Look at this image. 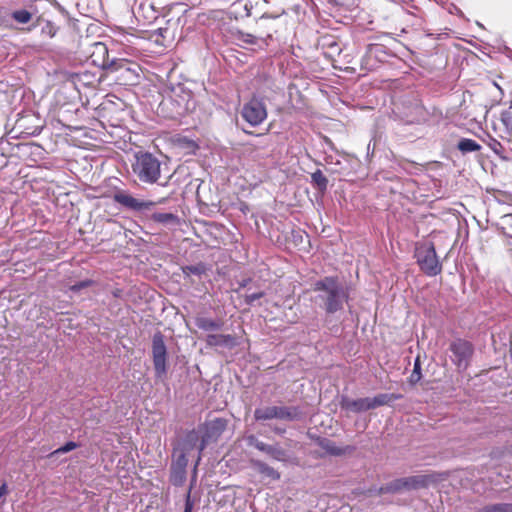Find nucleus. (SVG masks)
Returning a JSON list of instances; mask_svg holds the SVG:
<instances>
[{
  "mask_svg": "<svg viewBox=\"0 0 512 512\" xmlns=\"http://www.w3.org/2000/svg\"><path fill=\"white\" fill-rule=\"evenodd\" d=\"M315 291L325 292L322 296L325 300V310L327 313H335L343 308V303L347 301L348 294L344 287L339 284L334 277H325L314 284Z\"/></svg>",
  "mask_w": 512,
  "mask_h": 512,
  "instance_id": "obj_1",
  "label": "nucleus"
},
{
  "mask_svg": "<svg viewBox=\"0 0 512 512\" xmlns=\"http://www.w3.org/2000/svg\"><path fill=\"white\" fill-rule=\"evenodd\" d=\"M132 171L140 182L154 184L161 176V162L151 153L139 152L135 154Z\"/></svg>",
  "mask_w": 512,
  "mask_h": 512,
  "instance_id": "obj_2",
  "label": "nucleus"
},
{
  "mask_svg": "<svg viewBox=\"0 0 512 512\" xmlns=\"http://www.w3.org/2000/svg\"><path fill=\"white\" fill-rule=\"evenodd\" d=\"M301 416L300 409L294 406H265L259 407L254 411V417L257 421L272 419L295 421L301 419Z\"/></svg>",
  "mask_w": 512,
  "mask_h": 512,
  "instance_id": "obj_3",
  "label": "nucleus"
},
{
  "mask_svg": "<svg viewBox=\"0 0 512 512\" xmlns=\"http://www.w3.org/2000/svg\"><path fill=\"white\" fill-rule=\"evenodd\" d=\"M433 481L431 475H414L392 481L380 488L379 493H397L403 490H415L428 486Z\"/></svg>",
  "mask_w": 512,
  "mask_h": 512,
  "instance_id": "obj_4",
  "label": "nucleus"
},
{
  "mask_svg": "<svg viewBox=\"0 0 512 512\" xmlns=\"http://www.w3.org/2000/svg\"><path fill=\"white\" fill-rule=\"evenodd\" d=\"M417 263L421 270L429 276H436L442 270L434 245L423 244L416 249Z\"/></svg>",
  "mask_w": 512,
  "mask_h": 512,
  "instance_id": "obj_5",
  "label": "nucleus"
},
{
  "mask_svg": "<svg viewBox=\"0 0 512 512\" xmlns=\"http://www.w3.org/2000/svg\"><path fill=\"white\" fill-rule=\"evenodd\" d=\"M227 427V420L223 418H215L208 421L203 426V434L201 435V442L199 444V455H197L194 471L196 472L197 466L201 461V453L206 446L213 441H216Z\"/></svg>",
  "mask_w": 512,
  "mask_h": 512,
  "instance_id": "obj_6",
  "label": "nucleus"
},
{
  "mask_svg": "<svg viewBox=\"0 0 512 512\" xmlns=\"http://www.w3.org/2000/svg\"><path fill=\"white\" fill-rule=\"evenodd\" d=\"M242 118L252 127L259 126L267 118V108L262 99L251 98L241 108Z\"/></svg>",
  "mask_w": 512,
  "mask_h": 512,
  "instance_id": "obj_7",
  "label": "nucleus"
},
{
  "mask_svg": "<svg viewBox=\"0 0 512 512\" xmlns=\"http://www.w3.org/2000/svg\"><path fill=\"white\" fill-rule=\"evenodd\" d=\"M152 354L155 374L158 378H162L166 372V346L161 333H157L153 336L152 341Z\"/></svg>",
  "mask_w": 512,
  "mask_h": 512,
  "instance_id": "obj_8",
  "label": "nucleus"
},
{
  "mask_svg": "<svg viewBox=\"0 0 512 512\" xmlns=\"http://www.w3.org/2000/svg\"><path fill=\"white\" fill-rule=\"evenodd\" d=\"M452 361L460 370L468 367L470 358L473 354L472 345L464 340H456L451 343Z\"/></svg>",
  "mask_w": 512,
  "mask_h": 512,
  "instance_id": "obj_9",
  "label": "nucleus"
},
{
  "mask_svg": "<svg viewBox=\"0 0 512 512\" xmlns=\"http://www.w3.org/2000/svg\"><path fill=\"white\" fill-rule=\"evenodd\" d=\"M113 199L118 204L134 211L148 210L155 205V203L152 201H142L134 198L132 195L123 190L115 192Z\"/></svg>",
  "mask_w": 512,
  "mask_h": 512,
  "instance_id": "obj_10",
  "label": "nucleus"
},
{
  "mask_svg": "<svg viewBox=\"0 0 512 512\" xmlns=\"http://www.w3.org/2000/svg\"><path fill=\"white\" fill-rule=\"evenodd\" d=\"M187 457L184 454L173 452L170 481L175 486H181L186 480Z\"/></svg>",
  "mask_w": 512,
  "mask_h": 512,
  "instance_id": "obj_11",
  "label": "nucleus"
},
{
  "mask_svg": "<svg viewBox=\"0 0 512 512\" xmlns=\"http://www.w3.org/2000/svg\"><path fill=\"white\" fill-rule=\"evenodd\" d=\"M107 71L110 73L120 72L121 76L126 81H132L138 77L137 65L129 62L126 59H112Z\"/></svg>",
  "mask_w": 512,
  "mask_h": 512,
  "instance_id": "obj_12",
  "label": "nucleus"
},
{
  "mask_svg": "<svg viewBox=\"0 0 512 512\" xmlns=\"http://www.w3.org/2000/svg\"><path fill=\"white\" fill-rule=\"evenodd\" d=\"M92 63L107 71L109 64L112 60L109 58L108 48L102 42H94L91 45V52L89 55Z\"/></svg>",
  "mask_w": 512,
  "mask_h": 512,
  "instance_id": "obj_13",
  "label": "nucleus"
},
{
  "mask_svg": "<svg viewBox=\"0 0 512 512\" xmlns=\"http://www.w3.org/2000/svg\"><path fill=\"white\" fill-rule=\"evenodd\" d=\"M200 442L201 436L199 432L196 430H191L180 441L178 447L175 448L174 452L178 454H184V456L187 457L192 450L197 449L199 451Z\"/></svg>",
  "mask_w": 512,
  "mask_h": 512,
  "instance_id": "obj_14",
  "label": "nucleus"
},
{
  "mask_svg": "<svg viewBox=\"0 0 512 512\" xmlns=\"http://www.w3.org/2000/svg\"><path fill=\"white\" fill-rule=\"evenodd\" d=\"M205 341L210 347L232 349L237 345L236 337L230 334H208Z\"/></svg>",
  "mask_w": 512,
  "mask_h": 512,
  "instance_id": "obj_15",
  "label": "nucleus"
},
{
  "mask_svg": "<svg viewBox=\"0 0 512 512\" xmlns=\"http://www.w3.org/2000/svg\"><path fill=\"white\" fill-rule=\"evenodd\" d=\"M340 406L342 409L354 413H360L371 409L369 397L359 399L342 397Z\"/></svg>",
  "mask_w": 512,
  "mask_h": 512,
  "instance_id": "obj_16",
  "label": "nucleus"
},
{
  "mask_svg": "<svg viewBox=\"0 0 512 512\" xmlns=\"http://www.w3.org/2000/svg\"><path fill=\"white\" fill-rule=\"evenodd\" d=\"M319 446L324 450L326 451L328 454L330 455H333V456H341V455H344L346 453H351L354 451V447L353 446H344V447H339L336 445L335 442L329 440V439H321L319 441Z\"/></svg>",
  "mask_w": 512,
  "mask_h": 512,
  "instance_id": "obj_17",
  "label": "nucleus"
},
{
  "mask_svg": "<svg viewBox=\"0 0 512 512\" xmlns=\"http://www.w3.org/2000/svg\"><path fill=\"white\" fill-rule=\"evenodd\" d=\"M195 324L199 329L207 332L220 330L223 326V322L221 320H214L207 317L196 318Z\"/></svg>",
  "mask_w": 512,
  "mask_h": 512,
  "instance_id": "obj_18",
  "label": "nucleus"
},
{
  "mask_svg": "<svg viewBox=\"0 0 512 512\" xmlns=\"http://www.w3.org/2000/svg\"><path fill=\"white\" fill-rule=\"evenodd\" d=\"M260 451L265 452L277 461L284 462L287 460L286 451L278 445H268L263 443V445H260Z\"/></svg>",
  "mask_w": 512,
  "mask_h": 512,
  "instance_id": "obj_19",
  "label": "nucleus"
},
{
  "mask_svg": "<svg viewBox=\"0 0 512 512\" xmlns=\"http://www.w3.org/2000/svg\"><path fill=\"white\" fill-rule=\"evenodd\" d=\"M252 465L259 473L265 475L266 477H269L272 480L280 479V473L266 463L256 460L252 462Z\"/></svg>",
  "mask_w": 512,
  "mask_h": 512,
  "instance_id": "obj_20",
  "label": "nucleus"
},
{
  "mask_svg": "<svg viewBox=\"0 0 512 512\" xmlns=\"http://www.w3.org/2000/svg\"><path fill=\"white\" fill-rule=\"evenodd\" d=\"M38 25L40 26V33L43 38L51 39L58 32V27L52 21L39 19Z\"/></svg>",
  "mask_w": 512,
  "mask_h": 512,
  "instance_id": "obj_21",
  "label": "nucleus"
},
{
  "mask_svg": "<svg viewBox=\"0 0 512 512\" xmlns=\"http://www.w3.org/2000/svg\"><path fill=\"white\" fill-rule=\"evenodd\" d=\"M151 219L164 225H176L179 223L178 217L173 213H154Z\"/></svg>",
  "mask_w": 512,
  "mask_h": 512,
  "instance_id": "obj_22",
  "label": "nucleus"
},
{
  "mask_svg": "<svg viewBox=\"0 0 512 512\" xmlns=\"http://www.w3.org/2000/svg\"><path fill=\"white\" fill-rule=\"evenodd\" d=\"M10 17L18 24H27L31 21L33 13L27 9H18L12 11Z\"/></svg>",
  "mask_w": 512,
  "mask_h": 512,
  "instance_id": "obj_23",
  "label": "nucleus"
},
{
  "mask_svg": "<svg viewBox=\"0 0 512 512\" xmlns=\"http://www.w3.org/2000/svg\"><path fill=\"white\" fill-rule=\"evenodd\" d=\"M457 147L462 153L476 152L481 149V146L476 141L468 138L461 139Z\"/></svg>",
  "mask_w": 512,
  "mask_h": 512,
  "instance_id": "obj_24",
  "label": "nucleus"
},
{
  "mask_svg": "<svg viewBox=\"0 0 512 512\" xmlns=\"http://www.w3.org/2000/svg\"><path fill=\"white\" fill-rule=\"evenodd\" d=\"M397 396L389 395V394H379L373 398L369 397L371 409H374L379 406H383L388 404L391 400L397 399Z\"/></svg>",
  "mask_w": 512,
  "mask_h": 512,
  "instance_id": "obj_25",
  "label": "nucleus"
},
{
  "mask_svg": "<svg viewBox=\"0 0 512 512\" xmlns=\"http://www.w3.org/2000/svg\"><path fill=\"white\" fill-rule=\"evenodd\" d=\"M78 447H79L78 443L73 442V441H69V442L65 443L63 446H61L58 449H56L53 452H51L50 457H52L54 455L68 453V452H70V451H72V450H74V449H76Z\"/></svg>",
  "mask_w": 512,
  "mask_h": 512,
  "instance_id": "obj_26",
  "label": "nucleus"
},
{
  "mask_svg": "<svg viewBox=\"0 0 512 512\" xmlns=\"http://www.w3.org/2000/svg\"><path fill=\"white\" fill-rule=\"evenodd\" d=\"M182 270L186 276H189L191 274L201 275L205 272V267L202 264H198V265L185 266L182 268Z\"/></svg>",
  "mask_w": 512,
  "mask_h": 512,
  "instance_id": "obj_27",
  "label": "nucleus"
},
{
  "mask_svg": "<svg viewBox=\"0 0 512 512\" xmlns=\"http://www.w3.org/2000/svg\"><path fill=\"white\" fill-rule=\"evenodd\" d=\"M312 180L321 189H325L328 183L327 178L323 175L320 170H317L312 174Z\"/></svg>",
  "mask_w": 512,
  "mask_h": 512,
  "instance_id": "obj_28",
  "label": "nucleus"
},
{
  "mask_svg": "<svg viewBox=\"0 0 512 512\" xmlns=\"http://www.w3.org/2000/svg\"><path fill=\"white\" fill-rule=\"evenodd\" d=\"M236 37L239 41H242L246 44H256L257 38L253 34L245 33L242 31H238Z\"/></svg>",
  "mask_w": 512,
  "mask_h": 512,
  "instance_id": "obj_29",
  "label": "nucleus"
},
{
  "mask_svg": "<svg viewBox=\"0 0 512 512\" xmlns=\"http://www.w3.org/2000/svg\"><path fill=\"white\" fill-rule=\"evenodd\" d=\"M500 120L502 124L505 126V129L508 132H512V115L508 111H503L500 115Z\"/></svg>",
  "mask_w": 512,
  "mask_h": 512,
  "instance_id": "obj_30",
  "label": "nucleus"
},
{
  "mask_svg": "<svg viewBox=\"0 0 512 512\" xmlns=\"http://www.w3.org/2000/svg\"><path fill=\"white\" fill-rule=\"evenodd\" d=\"M421 379V366L418 359H416L414 364V369L412 371V374L410 376V382L411 383H417Z\"/></svg>",
  "mask_w": 512,
  "mask_h": 512,
  "instance_id": "obj_31",
  "label": "nucleus"
},
{
  "mask_svg": "<svg viewBox=\"0 0 512 512\" xmlns=\"http://www.w3.org/2000/svg\"><path fill=\"white\" fill-rule=\"evenodd\" d=\"M486 508L487 510H491V512H512L511 504H495Z\"/></svg>",
  "mask_w": 512,
  "mask_h": 512,
  "instance_id": "obj_32",
  "label": "nucleus"
},
{
  "mask_svg": "<svg viewBox=\"0 0 512 512\" xmlns=\"http://www.w3.org/2000/svg\"><path fill=\"white\" fill-rule=\"evenodd\" d=\"M488 146L498 155L503 150V147H502L501 143L498 140L494 139V138L490 139V142L488 143Z\"/></svg>",
  "mask_w": 512,
  "mask_h": 512,
  "instance_id": "obj_33",
  "label": "nucleus"
},
{
  "mask_svg": "<svg viewBox=\"0 0 512 512\" xmlns=\"http://www.w3.org/2000/svg\"><path fill=\"white\" fill-rule=\"evenodd\" d=\"M91 284H92V281L84 280V281L78 282V283L70 286V290L77 292V291H80L81 289H84V288L90 286Z\"/></svg>",
  "mask_w": 512,
  "mask_h": 512,
  "instance_id": "obj_34",
  "label": "nucleus"
},
{
  "mask_svg": "<svg viewBox=\"0 0 512 512\" xmlns=\"http://www.w3.org/2000/svg\"><path fill=\"white\" fill-rule=\"evenodd\" d=\"M264 293L263 292H257V293H251V294H248L246 295L245 297V301L247 304H253L256 300L260 299L261 297H263Z\"/></svg>",
  "mask_w": 512,
  "mask_h": 512,
  "instance_id": "obj_35",
  "label": "nucleus"
},
{
  "mask_svg": "<svg viewBox=\"0 0 512 512\" xmlns=\"http://www.w3.org/2000/svg\"><path fill=\"white\" fill-rule=\"evenodd\" d=\"M247 443L250 446H254L256 449L260 450V445H263L264 442L259 441L254 435H249L247 438Z\"/></svg>",
  "mask_w": 512,
  "mask_h": 512,
  "instance_id": "obj_36",
  "label": "nucleus"
},
{
  "mask_svg": "<svg viewBox=\"0 0 512 512\" xmlns=\"http://www.w3.org/2000/svg\"><path fill=\"white\" fill-rule=\"evenodd\" d=\"M8 486L6 483H3L1 486H0V503H4L5 502V498L6 496L8 495Z\"/></svg>",
  "mask_w": 512,
  "mask_h": 512,
  "instance_id": "obj_37",
  "label": "nucleus"
},
{
  "mask_svg": "<svg viewBox=\"0 0 512 512\" xmlns=\"http://www.w3.org/2000/svg\"><path fill=\"white\" fill-rule=\"evenodd\" d=\"M190 109H191V107H190V100H188V101H187V103L185 104V106H183V107H180V108H179V110L177 111V113H178L179 115H181V114H183V113L187 112V111H188V110H190Z\"/></svg>",
  "mask_w": 512,
  "mask_h": 512,
  "instance_id": "obj_38",
  "label": "nucleus"
},
{
  "mask_svg": "<svg viewBox=\"0 0 512 512\" xmlns=\"http://www.w3.org/2000/svg\"><path fill=\"white\" fill-rule=\"evenodd\" d=\"M184 512H192V503L190 501V496L189 495H188L186 503H185Z\"/></svg>",
  "mask_w": 512,
  "mask_h": 512,
  "instance_id": "obj_39",
  "label": "nucleus"
},
{
  "mask_svg": "<svg viewBox=\"0 0 512 512\" xmlns=\"http://www.w3.org/2000/svg\"><path fill=\"white\" fill-rule=\"evenodd\" d=\"M480 512H491V510H487V508H484L482 511Z\"/></svg>",
  "mask_w": 512,
  "mask_h": 512,
  "instance_id": "obj_40",
  "label": "nucleus"
}]
</instances>
